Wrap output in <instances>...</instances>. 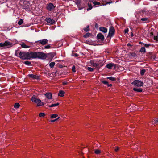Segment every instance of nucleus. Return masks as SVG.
<instances>
[{"label": "nucleus", "mask_w": 158, "mask_h": 158, "mask_svg": "<svg viewBox=\"0 0 158 158\" xmlns=\"http://www.w3.org/2000/svg\"><path fill=\"white\" fill-rule=\"evenodd\" d=\"M13 44L8 40L6 41L4 43H0V47H3L4 48H9L13 46Z\"/></svg>", "instance_id": "nucleus-4"}, {"label": "nucleus", "mask_w": 158, "mask_h": 158, "mask_svg": "<svg viewBox=\"0 0 158 158\" xmlns=\"http://www.w3.org/2000/svg\"><path fill=\"white\" fill-rule=\"evenodd\" d=\"M90 63L93 66L97 68V67L98 66L97 63H98V60H91L90 61Z\"/></svg>", "instance_id": "nucleus-10"}, {"label": "nucleus", "mask_w": 158, "mask_h": 158, "mask_svg": "<svg viewBox=\"0 0 158 158\" xmlns=\"http://www.w3.org/2000/svg\"><path fill=\"white\" fill-rule=\"evenodd\" d=\"M146 72V70L145 69H142L140 70V74L141 75L143 76L144 74V73Z\"/></svg>", "instance_id": "nucleus-22"}, {"label": "nucleus", "mask_w": 158, "mask_h": 158, "mask_svg": "<svg viewBox=\"0 0 158 158\" xmlns=\"http://www.w3.org/2000/svg\"><path fill=\"white\" fill-rule=\"evenodd\" d=\"M72 71L73 72H75L76 71L75 70V67L74 66H73L72 68Z\"/></svg>", "instance_id": "nucleus-47"}, {"label": "nucleus", "mask_w": 158, "mask_h": 158, "mask_svg": "<svg viewBox=\"0 0 158 158\" xmlns=\"http://www.w3.org/2000/svg\"><path fill=\"white\" fill-rule=\"evenodd\" d=\"M94 152L96 154H99L101 152V151L100 150L96 149L95 150Z\"/></svg>", "instance_id": "nucleus-29"}, {"label": "nucleus", "mask_w": 158, "mask_h": 158, "mask_svg": "<svg viewBox=\"0 0 158 158\" xmlns=\"http://www.w3.org/2000/svg\"><path fill=\"white\" fill-rule=\"evenodd\" d=\"M114 65V63H110L107 64L106 66V67L109 69H112L113 65Z\"/></svg>", "instance_id": "nucleus-17"}, {"label": "nucleus", "mask_w": 158, "mask_h": 158, "mask_svg": "<svg viewBox=\"0 0 158 158\" xmlns=\"http://www.w3.org/2000/svg\"><path fill=\"white\" fill-rule=\"evenodd\" d=\"M97 39L98 40H100L101 42H102L104 40V37L102 33H99L97 35Z\"/></svg>", "instance_id": "nucleus-8"}, {"label": "nucleus", "mask_w": 158, "mask_h": 158, "mask_svg": "<svg viewBox=\"0 0 158 158\" xmlns=\"http://www.w3.org/2000/svg\"><path fill=\"white\" fill-rule=\"evenodd\" d=\"M95 27L96 28H98V25L97 23H95Z\"/></svg>", "instance_id": "nucleus-54"}, {"label": "nucleus", "mask_w": 158, "mask_h": 158, "mask_svg": "<svg viewBox=\"0 0 158 158\" xmlns=\"http://www.w3.org/2000/svg\"><path fill=\"white\" fill-rule=\"evenodd\" d=\"M117 64H114V65H113V67H114V69H115L117 66Z\"/></svg>", "instance_id": "nucleus-53"}, {"label": "nucleus", "mask_w": 158, "mask_h": 158, "mask_svg": "<svg viewBox=\"0 0 158 158\" xmlns=\"http://www.w3.org/2000/svg\"><path fill=\"white\" fill-rule=\"evenodd\" d=\"M55 64V63L54 62H51L49 64V66L51 68H53Z\"/></svg>", "instance_id": "nucleus-25"}, {"label": "nucleus", "mask_w": 158, "mask_h": 158, "mask_svg": "<svg viewBox=\"0 0 158 158\" xmlns=\"http://www.w3.org/2000/svg\"><path fill=\"white\" fill-rule=\"evenodd\" d=\"M143 82L139 80H135L131 83V84L135 87L142 86L143 85Z\"/></svg>", "instance_id": "nucleus-5"}, {"label": "nucleus", "mask_w": 158, "mask_h": 158, "mask_svg": "<svg viewBox=\"0 0 158 158\" xmlns=\"http://www.w3.org/2000/svg\"><path fill=\"white\" fill-rule=\"evenodd\" d=\"M115 30L114 27H110L109 32L107 36V37H111L113 36L114 34Z\"/></svg>", "instance_id": "nucleus-7"}, {"label": "nucleus", "mask_w": 158, "mask_h": 158, "mask_svg": "<svg viewBox=\"0 0 158 158\" xmlns=\"http://www.w3.org/2000/svg\"><path fill=\"white\" fill-rule=\"evenodd\" d=\"M45 95L48 99H50L52 98V94L50 93H46L45 94Z\"/></svg>", "instance_id": "nucleus-15"}, {"label": "nucleus", "mask_w": 158, "mask_h": 158, "mask_svg": "<svg viewBox=\"0 0 158 158\" xmlns=\"http://www.w3.org/2000/svg\"><path fill=\"white\" fill-rule=\"evenodd\" d=\"M106 79H109L112 81H116V78L113 77H107L106 78Z\"/></svg>", "instance_id": "nucleus-21"}, {"label": "nucleus", "mask_w": 158, "mask_h": 158, "mask_svg": "<svg viewBox=\"0 0 158 158\" xmlns=\"http://www.w3.org/2000/svg\"><path fill=\"white\" fill-rule=\"evenodd\" d=\"M48 42V40L46 39H44L42 40H40L36 41L35 44L39 45V44H41L42 45H44L46 44Z\"/></svg>", "instance_id": "nucleus-6"}, {"label": "nucleus", "mask_w": 158, "mask_h": 158, "mask_svg": "<svg viewBox=\"0 0 158 158\" xmlns=\"http://www.w3.org/2000/svg\"><path fill=\"white\" fill-rule=\"evenodd\" d=\"M19 106H20V104L18 103H16L14 105V107L15 108L17 109L19 107Z\"/></svg>", "instance_id": "nucleus-35"}, {"label": "nucleus", "mask_w": 158, "mask_h": 158, "mask_svg": "<svg viewBox=\"0 0 158 158\" xmlns=\"http://www.w3.org/2000/svg\"><path fill=\"white\" fill-rule=\"evenodd\" d=\"M129 31V29L128 28H127L124 30V32L125 34L127 33Z\"/></svg>", "instance_id": "nucleus-46"}, {"label": "nucleus", "mask_w": 158, "mask_h": 158, "mask_svg": "<svg viewBox=\"0 0 158 158\" xmlns=\"http://www.w3.org/2000/svg\"><path fill=\"white\" fill-rule=\"evenodd\" d=\"M28 76L29 78L33 79H36L37 80H39V76L33 74H29L28 75Z\"/></svg>", "instance_id": "nucleus-12"}, {"label": "nucleus", "mask_w": 158, "mask_h": 158, "mask_svg": "<svg viewBox=\"0 0 158 158\" xmlns=\"http://www.w3.org/2000/svg\"><path fill=\"white\" fill-rule=\"evenodd\" d=\"M151 44H145L144 46L145 47L147 48H148L149 47V46H151Z\"/></svg>", "instance_id": "nucleus-44"}, {"label": "nucleus", "mask_w": 158, "mask_h": 158, "mask_svg": "<svg viewBox=\"0 0 158 158\" xmlns=\"http://www.w3.org/2000/svg\"><path fill=\"white\" fill-rule=\"evenodd\" d=\"M93 4H94V6L96 5H100V3L98 2L97 1H94L93 2Z\"/></svg>", "instance_id": "nucleus-37"}, {"label": "nucleus", "mask_w": 158, "mask_h": 158, "mask_svg": "<svg viewBox=\"0 0 158 158\" xmlns=\"http://www.w3.org/2000/svg\"><path fill=\"white\" fill-rule=\"evenodd\" d=\"M79 55L77 54L76 53H73L72 56H75L76 57H77Z\"/></svg>", "instance_id": "nucleus-49"}, {"label": "nucleus", "mask_w": 158, "mask_h": 158, "mask_svg": "<svg viewBox=\"0 0 158 158\" xmlns=\"http://www.w3.org/2000/svg\"><path fill=\"white\" fill-rule=\"evenodd\" d=\"M19 52H19V50H16L15 51V54L17 56L19 57Z\"/></svg>", "instance_id": "nucleus-40"}, {"label": "nucleus", "mask_w": 158, "mask_h": 158, "mask_svg": "<svg viewBox=\"0 0 158 158\" xmlns=\"http://www.w3.org/2000/svg\"><path fill=\"white\" fill-rule=\"evenodd\" d=\"M150 35H153V33L152 32H151L150 33Z\"/></svg>", "instance_id": "nucleus-55"}, {"label": "nucleus", "mask_w": 158, "mask_h": 158, "mask_svg": "<svg viewBox=\"0 0 158 158\" xmlns=\"http://www.w3.org/2000/svg\"><path fill=\"white\" fill-rule=\"evenodd\" d=\"M88 5L89 8H87V10L89 11L91 10L92 8V6L91 4H90L89 3H88Z\"/></svg>", "instance_id": "nucleus-30"}, {"label": "nucleus", "mask_w": 158, "mask_h": 158, "mask_svg": "<svg viewBox=\"0 0 158 158\" xmlns=\"http://www.w3.org/2000/svg\"><path fill=\"white\" fill-rule=\"evenodd\" d=\"M99 29L100 31L104 33H106L107 31V29L104 27H100Z\"/></svg>", "instance_id": "nucleus-16"}, {"label": "nucleus", "mask_w": 158, "mask_h": 158, "mask_svg": "<svg viewBox=\"0 0 158 158\" xmlns=\"http://www.w3.org/2000/svg\"><path fill=\"white\" fill-rule=\"evenodd\" d=\"M55 6H54L52 3H50L47 6V9L49 11H51L52 9L55 8Z\"/></svg>", "instance_id": "nucleus-9"}, {"label": "nucleus", "mask_w": 158, "mask_h": 158, "mask_svg": "<svg viewBox=\"0 0 158 158\" xmlns=\"http://www.w3.org/2000/svg\"><path fill=\"white\" fill-rule=\"evenodd\" d=\"M140 44H141V42H140Z\"/></svg>", "instance_id": "nucleus-62"}, {"label": "nucleus", "mask_w": 158, "mask_h": 158, "mask_svg": "<svg viewBox=\"0 0 158 158\" xmlns=\"http://www.w3.org/2000/svg\"><path fill=\"white\" fill-rule=\"evenodd\" d=\"M110 3H111V2H107V3H106V4H110Z\"/></svg>", "instance_id": "nucleus-60"}, {"label": "nucleus", "mask_w": 158, "mask_h": 158, "mask_svg": "<svg viewBox=\"0 0 158 158\" xmlns=\"http://www.w3.org/2000/svg\"><path fill=\"white\" fill-rule=\"evenodd\" d=\"M109 84H109L108 83V82L107 83V84H106V85L108 87H109Z\"/></svg>", "instance_id": "nucleus-58"}, {"label": "nucleus", "mask_w": 158, "mask_h": 158, "mask_svg": "<svg viewBox=\"0 0 158 158\" xmlns=\"http://www.w3.org/2000/svg\"><path fill=\"white\" fill-rule=\"evenodd\" d=\"M127 46L132 47V45H131L130 43H128L127 44Z\"/></svg>", "instance_id": "nucleus-52"}, {"label": "nucleus", "mask_w": 158, "mask_h": 158, "mask_svg": "<svg viewBox=\"0 0 158 158\" xmlns=\"http://www.w3.org/2000/svg\"><path fill=\"white\" fill-rule=\"evenodd\" d=\"M140 52H146V49L145 47H142L140 50Z\"/></svg>", "instance_id": "nucleus-26"}, {"label": "nucleus", "mask_w": 158, "mask_h": 158, "mask_svg": "<svg viewBox=\"0 0 158 158\" xmlns=\"http://www.w3.org/2000/svg\"><path fill=\"white\" fill-rule=\"evenodd\" d=\"M57 71L56 72H55V74H56V73H57Z\"/></svg>", "instance_id": "nucleus-61"}, {"label": "nucleus", "mask_w": 158, "mask_h": 158, "mask_svg": "<svg viewBox=\"0 0 158 158\" xmlns=\"http://www.w3.org/2000/svg\"><path fill=\"white\" fill-rule=\"evenodd\" d=\"M68 82L67 81H64L62 82L63 85H66L67 84Z\"/></svg>", "instance_id": "nucleus-51"}, {"label": "nucleus", "mask_w": 158, "mask_h": 158, "mask_svg": "<svg viewBox=\"0 0 158 158\" xmlns=\"http://www.w3.org/2000/svg\"><path fill=\"white\" fill-rule=\"evenodd\" d=\"M50 48V44H49L44 47V49H49Z\"/></svg>", "instance_id": "nucleus-45"}, {"label": "nucleus", "mask_w": 158, "mask_h": 158, "mask_svg": "<svg viewBox=\"0 0 158 158\" xmlns=\"http://www.w3.org/2000/svg\"><path fill=\"white\" fill-rule=\"evenodd\" d=\"M47 55V57L48 56L49 59H52L54 56L55 54L54 53H49L46 54Z\"/></svg>", "instance_id": "nucleus-14"}, {"label": "nucleus", "mask_w": 158, "mask_h": 158, "mask_svg": "<svg viewBox=\"0 0 158 158\" xmlns=\"http://www.w3.org/2000/svg\"><path fill=\"white\" fill-rule=\"evenodd\" d=\"M23 63L26 65L29 66L31 64V62L28 61H24Z\"/></svg>", "instance_id": "nucleus-24"}, {"label": "nucleus", "mask_w": 158, "mask_h": 158, "mask_svg": "<svg viewBox=\"0 0 158 158\" xmlns=\"http://www.w3.org/2000/svg\"><path fill=\"white\" fill-rule=\"evenodd\" d=\"M90 35L91 34L90 33L88 32L86 33L85 35H84L83 37L85 38H87V37H89Z\"/></svg>", "instance_id": "nucleus-32"}, {"label": "nucleus", "mask_w": 158, "mask_h": 158, "mask_svg": "<svg viewBox=\"0 0 158 158\" xmlns=\"http://www.w3.org/2000/svg\"><path fill=\"white\" fill-rule=\"evenodd\" d=\"M84 31H85L86 32H87L88 31H89V25L87 26L86 28H85L84 29Z\"/></svg>", "instance_id": "nucleus-36"}, {"label": "nucleus", "mask_w": 158, "mask_h": 158, "mask_svg": "<svg viewBox=\"0 0 158 158\" xmlns=\"http://www.w3.org/2000/svg\"><path fill=\"white\" fill-rule=\"evenodd\" d=\"M130 55L131 56L133 57H135L137 56L135 52L130 53Z\"/></svg>", "instance_id": "nucleus-31"}, {"label": "nucleus", "mask_w": 158, "mask_h": 158, "mask_svg": "<svg viewBox=\"0 0 158 158\" xmlns=\"http://www.w3.org/2000/svg\"><path fill=\"white\" fill-rule=\"evenodd\" d=\"M133 90L135 91L138 92H141L142 91L143 89L141 88H138L136 87L134 88Z\"/></svg>", "instance_id": "nucleus-18"}, {"label": "nucleus", "mask_w": 158, "mask_h": 158, "mask_svg": "<svg viewBox=\"0 0 158 158\" xmlns=\"http://www.w3.org/2000/svg\"><path fill=\"white\" fill-rule=\"evenodd\" d=\"M87 69L88 70H89V71L92 72L93 71L94 69L91 67H88L87 68Z\"/></svg>", "instance_id": "nucleus-43"}, {"label": "nucleus", "mask_w": 158, "mask_h": 158, "mask_svg": "<svg viewBox=\"0 0 158 158\" xmlns=\"http://www.w3.org/2000/svg\"><path fill=\"white\" fill-rule=\"evenodd\" d=\"M65 92L63 90H60L58 94V95L61 97H63L64 96Z\"/></svg>", "instance_id": "nucleus-20"}, {"label": "nucleus", "mask_w": 158, "mask_h": 158, "mask_svg": "<svg viewBox=\"0 0 158 158\" xmlns=\"http://www.w3.org/2000/svg\"><path fill=\"white\" fill-rule=\"evenodd\" d=\"M101 81L102 83L106 85V84H107V83L108 82V81L104 79H102L101 80Z\"/></svg>", "instance_id": "nucleus-27"}, {"label": "nucleus", "mask_w": 158, "mask_h": 158, "mask_svg": "<svg viewBox=\"0 0 158 158\" xmlns=\"http://www.w3.org/2000/svg\"><path fill=\"white\" fill-rule=\"evenodd\" d=\"M151 58L152 59H153L154 60L155 59V58L154 57V56H151Z\"/></svg>", "instance_id": "nucleus-57"}, {"label": "nucleus", "mask_w": 158, "mask_h": 158, "mask_svg": "<svg viewBox=\"0 0 158 158\" xmlns=\"http://www.w3.org/2000/svg\"><path fill=\"white\" fill-rule=\"evenodd\" d=\"M23 9H25L26 11H27L28 10V9H29V6H26V5H24L23 6Z\"/></svg>", "instance_id": "nucleus-39"}, {"label": "nucleus", "mask_w": 158, "mask_h": 158, "mask_svg": "<svg viewBox=\"0 0 158 158\" xmlns=\"http://www.w3.org/2000/svg\"><path fill=\"white\" fill-rule=\"evenodd\" d=\"M21 46L22 48H28L30 47L29 46L26 45L24 43H22L21 45Z\"/></svg>", "instance_id": "nucleus-23"}, {"label": "nucleus", "mask_w": 158, "mask_h": 158, "mask_svg": "<svg viewBox=\"0 0 158 158\" xmlns=\"http://www.w3.org/2000/svg\"><path fill=\"white\" fill-rule=\"evenodd\" d=\"M58 115L57 114H52L51 116V118H54L57 117L58 116Z\"/></svg>", "instance_id": "nucleus-34"}, {"label": "nucleus", "mask_w": 158, "mask_h": 158, "mask_svg": "<svg viewBox=\"0 0 158 158\" xmlns=\"http://www.w3.org/2000/svg\"><path fill=\"white\" fill-rule=\"evenodd\" d=\"M102 60H98V63H97V69L98 70L103 65V64L102 63Z\"/></svg>", "instance_id": "nucleus-13"}, {"label": "nucleus", "mask_w": 158, "mask_h": 158, "mask_svg": "<svg viewBox=\"0 0 158 158\" xmlns=\"http://www.w3.org/2000/svg\"><path fill=\"white\" fill-rule=\"evenodd\" d=\"M45 116V114L44 113H40L39 114V116L40 117H43Z\"/></svg>", "instance_id": "nucleus-33"}, {"label": "nucleus", "mask_w": 158, "mask_h": 158, "mask_svg": "<svg viewBox=\"0 0 158 158\" xmlns=\"http://www.w3.org/2000/svg\"><path fill=\"white\" fill-rule=\"evenodd\" d=\"M119 150V148L118 147H116L114 149V151L116 152H118Z\"/></svg>", "instance_id": "nucleus-50"}, {"label": "nucleus", "mask_w": 158, "mask_h": 158, "mask_svg": "<svg viewBox=\"0 0 158 158\" xmlns=\"http://www.w3.org/2000/svg\"><path fill=\"white\" fill-rule=\"evenodd\" d=\"M45 21H46L47 23H50L51 24H55L56 22L54 20L49 18H46L45 19Z\"/></svg>", "instance_id": "nucleus-11"}, {"label": "nucleus", "mask_w": 158, "mask_h": 158, "mask_svg": "<svg viewBox=\"0 0 158 158\" xmlns=\"http://www.w3.org/2000/svg\"><path fill=\"white\" fill-rule=\"evenodd\" d=\"M158 32L157 33V36H154V40H156V41H158Z\"/></svg>", "instance_id": "nucleus-41"}, {"label": "nucleus", "mask_w": 158, "mask_h": 158, "mask_svg": "<svg viewBox=\"0 0 158 158\" xmlns=\"http://www.w3.org/2000/svg\"><path fill=\"white\" fill-rule=\"evenodd\" d=\"M47 57L46 54L40 52H32L31 59L38 58L44 59Z\"/></svg>", "instance_id": "nucleus-1"}, {"label": "nucleus", "mask_w": 158, "mask_h": 158, "mask_svg": "<svg viewBox=\"0 0 158 158\" xmlns=\"http://www.w3.org/2000/svg\"><path fill=\"white\" fill-rule=\"evenodd\" d=\"M131 37H133L134 36V35L133 34V33H131Z\"/></svg>", "instance_id": "nucleus-56"}, {"label": "nucleus", "mask_w": 158, "mask_h": 158, "mask_svg": "<svg viewBox=\"0 0 158 158\" xmlns=\"http://www.w3.org/2000/svg\"><path fill=\"white\" fill-rule=\"evenodd\" d=\"M156 123H158V119H153V121L152 123L153 124H155Z\"/></svg>", "instance_id": "nucleus-42"}, {"label": "nucleus", "mask_w": 158, "mask_h": 158, "mask_svg": "<svg viewBox=\"0 0 158 158\" xmlns=\"http://www.w3.org/2000/svg\"><path fill=\"white\" fill-rule=\"evenodd\" d=\"M112 86V84H109V87H111Z\"/></svg>", "instance_id": "nucleus-59"}, {"label": "nucleus", "mask_w": 158, "mask_h": 158, "mask_svg": "<svg viewBox=\"0 0 158 158\" xmlns=\"http://www.w3.org/2000/svg\"><path fill=\"white\" fill-rule=\"evenodd\" d=\"M23 20L22 19H20L18 22V23L19 25H20L23 23Z\"/></svg>", "instance_id": "nucleus-38"}, {"label": "nucleus", "mask_w": 158, "mask_h": 158, "mask_svg": "<svg viewBox=\"0 0 158 158\" xmlns=\"http://www.w3.org/2000/svg\"><path fill=\"white\" fill-rule=\"evenodd\" d=\"M141 21H143L144 23H148L149 21L148 18H142L141 19Z\"/></svg>", "instance_id": "nucleus-19"}, {"label": "nucleus", "mask_w": 158, "mask_h": 158, "mask_svg": "<svg viewBox=\"0 0 158 158\" xmlns=\"http://www.w3.org/2000/svg\"><path fill=\"white\" fill-rule=\"evenodd\" d=\"M59 104L58 103H57L56 104H52L51 105H50L49 107H55V106H56L59 105Z\"/></svg>", "instance_id": "nucleus-28"}, {"label": "nucleus", "mask_w": 158, "mask_h": 158, "mask_svg": "<svg viewBox=\"0 0 158 158\" xmlns=\"http://www.w3.org/2000/svg\"><path fill=\"white\" fill-rule=\"evenodd\" d=\"M32 52H21L19 53V57L23 60H30L31 59Z\"/></svg>", "instance_id": "nucleus-2"}, {"label": "nucleus", "mask_w": 158, "mask_h": 158, "mask_svg": "<svg viewBox=\"0 0 158 158\" xmlns=\"http://www.w3.org/2000/svg\"><path fill=\"white\" fill-rule=\"evenodd\" d=\"M31 100L33 102L37 104V106H40L44 105V103L41 102L39 99L37 98V96L35 95H33L32 96Z\"/></svg>", "instance_id": "nucleus-3"}, {"label": "nucleus", "mask_w": 158, "mask_h": 158, "mask_svg": "<svg viewBox=\"0 0 158 158\" xmlns=\"http://www.w3.org/2000/svg\"><path fill=\"white\" fill-rule=\"evenodd\" d=\"M59 118H60V117H58L57 118L55 119L54 120H51L50 121L51 122H54L57 121Z\"/></svg>", "instance_id": "nucleus-48"}]
</instances>
